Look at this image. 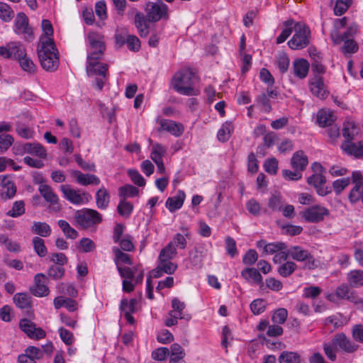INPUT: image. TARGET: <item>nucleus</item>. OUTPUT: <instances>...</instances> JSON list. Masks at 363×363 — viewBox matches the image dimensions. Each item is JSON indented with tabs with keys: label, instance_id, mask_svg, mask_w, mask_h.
Returning a JSON list of instances; mask_svg holds the SVG:
<instances>
[{
	"label": "nucleus",
	"instance_id": "obj_19",
	"mask_svg": "<svg viewBox=\"0 0 363 363\" xmlns=\"http://www.w3.org/2000/svg\"><path fill=\"white\" fill-rule=\"evenodd\" d=\"M15 31L18 34H24L26 38H31L33 37V30L28 26V18L23 13H18L16 18Z\"/></svg>",
	"mask_w": 363,
	"mask_h": 363
},
{
	"label": "nucleus",
	"instance_id": "obj_9",
	"mask_svg": "<svg viewBox=\"0 0 363 363\" xmlns=\"http://www.w3.org/2000/svg\"><path fill=\"white\" fill-rule=\"evenodd\" d=\"M301 214L306 221L317 223L323 221L325 217L329 216L330 211L324 206L314 205L305 209Z\"/></svg>",
	"mask_w": 363,
	"mask_h": 363
},
{
	"label": "nucleus",
	"instance_id": "obj_14",
	"mask_svg": "<svg viewBox=\"0 0 363 363\" xmlns=\"http://www.w3.org/2000/svg\"><path fill=\"white\" fill-rule=\"evenodd\" d=\"M0 197L2 199H10L16 195V186L10 177L0 176Z\"/></svg>",
	"mask_w": 363,
	"mask_h": 363
},
{
	"label": "nucleus",
	"instance_id": "obj_28",
	"mask_svg": "<svg viewBox=\"0 0 363 363\" xmlns=\"http://www.w3.org/2000/svg\"><path fill=\"white\" fill-rule=\"evenodd\" d=\"M294 74L300 79L305 78L308 72L309 63L303 58L296 59L293 62Z\"/></svg>",
	"mask_w": 363,
	"mask_h": 363
},
{
	"label": "nucleus",
	"instance_id": "obj_27",
	"mask_svg": "<svg viewBox=\"0 0 363 363\" xmlns=\"http://www.w3.org/2000/svg\"><path fill=\"white\" fill-rule=\"evenodd\" d=\"M241 276L248 282H252L259 285H263L262 277L259 272L255 268H245L241 272Z\"/></svg>",
	"mask_w": 363,
	"mask_h": 363
},
{
	"label": "nucleus",
	"instance_id": "obj_16",
	"mask_svg": "<svg viewBox=\"0 0 363 363\" xmlns=\"http://www.w3.org/2000/svg\"><path fill=\"white\" fill-rule=\"evenodd\" d=\"M309 86L311 93L320 99H325L328 95L323 78L320 75H315L310 79Z\"/></svg>",
	"mask_w": 363,
	"mask_h": 363
},
{
	"label": "nucleus",
	"instance_id": "obj_24",
	"mask_svg": "<svg viewBox=\"0 0 363 363\" xmlns=\"http://www.w3.org/2000/svg\"><path fill=\"white\" fill-rule=\"evenodd\" d=\"M177 269V264L171 260L159 261V264L155 271L152 272L155 277H160L164 273L173 274Z\"/></svg>",
	"mask_w": 363,
	"mask_h": 363
},
{
	"label": "nucleus",
	"instance_id": "obj_40",
	"mask_svg": "<svg viewBox=\"0 0 363 363\" xmlns=\"http://www.w3.org/2000/svg\"><path fill=\"white\" fill-rule=\"evenodd\" d=\"M279 363H301V356L295 352L284 351L279 357Z\"/></svg>",
	"mask_w": 363,
	"mask_h": 363
},
{
	"label": "nucleus",
	"instance_id": "obj_45",
	"mask_svg": "<svg viewBox=\"0 0 363 363\" xmlns=\"http://www.w3.org/2000/svg\"><path fill=\"white\" fill-rule=\"evenodd\" d=\"M25 203L23 201H16L13 203V206L6 215L11 218H18L25 213Z\"/></svg>",
	"mask_w": 363,
	"mask_h": 363
},
{
	"label": "nucleus",
	"instance_id": "obj_7",
	"mask_svg": "<svg viewBox=\"0 0 363 363\" xmlns=\"http://www.w3.org/2000/svg\"><path fill=\"white\" fill-rule=\"evenodd\" d=\"M75 222L83 228H88L101 222V214L96 210L86 208L77 211L74 215Z\"/></svg>",
	"mask_w": 363,
	"mask_h": 363
},
{
	"label": "nucleus",
	"instance_id": "obj_15",
	"mask_svg": "<svg viewBox=\"0 0 363 363\" xmlns=\"http://www.w3.org/2000/svg\"><path fill=\"white\" fill-rule=\"evenodd\" d=\"M138 301L136 298H123L121 301L120 310L121 313L123 314L125 320L130 324H134L135 319L132 314L137 311Z\"/></svg>",
	"mask_w": 363,
	"mask_h": 363
},
{
	"label": "nucleus",
	"instance_id": "obj_63",
	"mask_svg": "<svg viewBox=\"0 0 363 363\" xmlns=\"http://www.w3.org/2000/svg\"><path fill=\"white\" fill-rule=\"evenodd\" d=\"M96 245L91 239L84 238L80 240L79 249L83 252H90L94 250Z\"/></svg>",
	"mask_w": 363,
	"mask_h": 363
},
{
	"label": "nucleus",
	"instance_id": "obj_41",
	"mask_svg": "<svg viewBox=\"0 0 363 363\" xmlns=\"http://www.w3.org/2000/svg\"><path fill=\"white\" fill-rule=\"evenodd\" d=\"M233 130V127L231 123H224L221 128L218 131L217 138L219 141L225 143L230 138L231 133Z\"/></svg>",
	"mask_w": 363,
	"mask_h": 363
},
{
	"label": "nucleus",
	"instance_id": "obj_20",
	"mask_svg": "<svg viewBox=\"0 0 363 363\" xmlns=\"http://www.w3.org/2000/svg\"><path fill=\"white\" fill-rule=\"evenodd\" d=\"M135 13L134 25L141 37H146L149 34V20L147 17L140 11L133 9Z\"/></svg>",
	"mask_w": 363,
	"mask_h": 363
},
{
	"label": "nucleus",
	"instance_id": "obj_50",
	"mask_svg": "<svg viewBox=\"0 0 363 363\" xmlns=\"http://www.w3.org/2000/svg\"><path fill=\"white\" fill-rule=\"evenodd\" d=\"M117 210L121 216L128 218L133 210V206L131 203L123 199L119 202Z\"/></svg>",
	"mask_w": 363,
	"mask_h": 363
},
{
	"label": "nucleus",
	"instance_id": "obj_42",
	"mask_svg": "<svg viewBox=\"0 0 363 363\" xmlns=\"http://www.w3.org/2000/svg\"><path fill=\"white\" fill-rule=\"evenodd\" d=\"M177 255L176 247L168 243L160 252L159 261H167L174 259Z\"/></svg>",
	"mask_w": 363,
	"mask_h": 363
},
{
	"label": "nucleus",
	"instance_id": "obj_23",
	"mask_svg": "<svg viewBox=\"0 0 363 363\" xmlns=\"http://www.w3.org/2000/svg\"><path fill=\"white\" fill-rule=\"evenodd\" d=\"M342 150L350 155H353L356 157L363 156V141L359 143H352L350 141H345L341 145Z\"/></svg>",
	"mask_w": 363,
	"mask_h": 363
},
{
	"label": "nucleus",
	"instance_id": "obj_60",
	"mask_svg": "<svg viewBox=\"0 0 363 363\" xmlns=\"http://www.w3.org/2000/svg\"><path fill=\"white\" fill-rule=\"evenodd\" d=\"M65 271V270L63 267L52 264L49 267L48 274L52 279L57 280L61 279L64 276Z\"/></svg>",
	"mask_w": 363,
	"mask_h": 363
},
{
	"label": "nucleus",
	"instance_id": "obj_29",
	"mask_svg": "<svg viewBox=\"0 0 363 363\" xmlns=\"http://www.w3.org/2000/svg\"><path fill=\"white\" fill-rule=\"evenodd\" d=\"M0 245L4 247L8 251L13 253L21 252V245L10 239L8 235L0 233Z\"/></svg>",
	"mask_w": 363,
	"mask_h": 363
},
{
	"label": "nucleus",
	"instance_id": "obj_6",
	"mask_svg": "<svg viewBox=\"0 0 363 363\" xmlns=\"http://www.w3.org/2000/svg\"><path fill=\"white\" fill-rule=\"evenodd\" d=\"M290 257L298 262H303L304 268L314 269L318 267L313 255L301 246L294 245L289 247Z\"/></svg>",
	"mask_w": 363,
	"mask_h": 363
},
{
	"label": "nucleus",
	"instance_id": "obj_37",
	"mask_svg": "<svg viewBox=\"0 0 363 363\" xmlns=\"http://www.w3.org/2000/svg\"><path fill=\"white\" fill-rule=\"evenodd\" d=\"M298 268L297 264L293 261H286L280 264L277 269L278 274L284 278L290 277Z\"/></svg>",
	"mask_w": 363,
	"mask_h": 363
},
{
	"label": "nucleus",
	"instance_id": "obj_54",
	"mask_svg": "<svg viewBox=\"0 0 363 363\" xmlns=\"http://www.w3.org/2000/svg\"><path fill=\"white\" fill-rule=\"evenodd\" d=\"M352 4V0H336L334 7V13L336 16H341L345 13Z\"/></svg>",
	"mask_w": 363,
	"mask_h": 363
},
{
	"label": "nucleus",
	"instance_id": "obj_53",
	"mask_svg": "<svg viewBox=\"0 0 363 363\" xmlns=\"http://www.w3.org/2000/svg\"><path fill=\"white\" fill-rule=\"evenodd\" d=\"M286 245L282 242H271L267 245H264V252L268 255H273L281 250H285Z\"/></svg>",
	"mask_w": 363,
	"mask_h": 363
},
{
	"label": "nucleus",
	"instance_id": "obj_21",
	"mask_svg": "<svg viewBox=\"0 0 363 363\" xmlns=\"http://www.w3.org/2000/svg\"><path fill=\"white\" fill-rule=\"evenodd\" d=\"M362 133V128L352 121H346L343 124L342 135L345 141L352 142Z\"/></svg>",
	"mask_w": 363,
	"mask_h": 363
},
{
	"label": "nucleus",
	"instance_id": "obj_30",
	"mask_svg": "<svg viewBox=\"0 0 363 363\" xmlns=\"http://www.w3.org/2000/svg\"><path fill=\"white\" fill-rule=\"evenodd\" d=\"M110 202V194L108 190L101 186L96 193V204L99 209H106Z\"/></svg>",
	"mask_w": 363,
	"mask_h": 363
},
{
	"label": "nucleus",
	"instance_id": "obj_32",
	"mask_svg": "<svg viewBox=\"0 0 363 363\" xmlns=\"http://www.w3.org/2000/svg\"><path fill=\"white\" fill-rule=\"evenodd\" d=\"M182 230L184 234L177 233L173 239L169 242L170 245L181 250H184L187 245V241L185 237H189V233L187 228H182Z\"/></svg>",
	"mask_w": 363,
	"mask_h": 363
},
{
	"label": "nucleus",
	"instance_id": "obj_38",
	"mask_svg": "<svg viewBox=\"0 0 363 363\" xmlns=\"http://www.w3.org/2000/svg\"><path fill=\"white\" fill-rule=\"evenodd\" d=\"M167 152V147L160 143H155L152 147L150 158L155 163L162 162V157Z\"/></svg>",
	"mask_w": 363,
	"mask_h": 363
},
{
	"label": "nucleus",
	"instance_id": "obj_12",
	"mask_svg": "<svg viewBox=\"0 0 363 363\" xmlns=\"http://www.w3.org/2000/svg\"><path fill=\"white\" fill-rule=\"evenodd\" d=\"M19 328L32 339L39 340L46 335L45 332L42 328H36L34 323L26 318L20 320Z\"/></svg>",
	"mask_w": 363,
	"mask_h": 363
},
{
	"label": "nucleus",
	"instance_id": "obj_44",
	"mask_svg": "<svg viewBox=\"0 0 363 363\" xmlns=\"http://www.w3.org/2000/svg\"><path fill=\"white\" fill-rule=\"evenodd\" d=\"M26 55V50L23 45L19 42H11L10 43V55L11 57H13L20 60L21 57Z\"/></svg>",
	"mask_w": 363,
	"mask_h": 363
},
{
	"label": "nucleus",
	"instance_id": "obj_58",
	"mask_svg": "<svg viewBox=\"0 0 363 363\" xmlns=\"http://www.w3.org/2000/svg\"><path fill=\"white\" fill-rule=\"evenodd\" d=\"M266 309L265 301L262 298L254 300L250 303V310L254 315H259Z\"/></svg>",
	"mask_w": 363,
	"mask_h": 363
},
{
	"label": "nucleus",
	"instance_id": "obj_34",
	"mask_svg": "<svg viewBox=\"0 0 363 363\" xmlns=\"http://www.w3.org/2000/svg\"><path fill=\"white\" fill-rule=\"evenodd\" d=\"M347 279L352 287L358 288L363 286V270H351L347 275Z\"/></svg>",
	"mask_w": 363,
	"mask_h": 363
},
{
	"label": "nucleus",
	"instance_id": "obj_51",
	"mask_svg": "<svg viewBox=\"0 0 363 363\" xmlns=\"http://www.w3.org/2000/svg\"><path fill=\"white\" fill-rule=\"evenodd\" d=\"M363 186L354 185L351 189L348 198L352 203H355L360 200L362 201Z\"/></svg>",
	"mask_w": 363,
	"mask_h": 363
},
{
	"label": "nucleus",
	"instance_id": "obj_25",
	"mask_svg": "<svg viewBox=\"0 0 363 363\" xmlns=\"http://www.w3.org/2000/svg\"><path fill=\"white\" fill-rule=\"evenodd\" d=\"M186 194L184 191L179 190L176 196L169 197L166 201V207L170 212H174L182 208L185 200Z\"/></svg>",
	"mask_w": 363,
	"mask_h": 363
},
{
	"label": "nucleus",
	"instance_id": "obj_43",
	"mask_svg": "<svg viewBox=\"0 0 363 363\" xmlns=\"http://www.w3.org/2000/svg\"><path fill=\"white\" fill-rule=\"evenodd\" d=\"M294 21L293 19H289L284 22L285 28L281 31V34L277 38V43H284L291 34L293 31V25Z\"/></svg>",
	"mask_w": 363,
	"mask_h": 363
},
{
	"label": "nucleus",
	"instance_id": "obj_2",
	"mask_svg": "<svg viewBox=\"0 0 363 363\" xmlns=\"http://www.w3.org/2000/svg\"><path fill=\"white\" fill-rule=\"evenodd\" d=\"M197 80L196 74L191 69L183 68L174 74L171 85L180 94L196 96L199 93L194 87Z\"/></svg>",
	"mask_w": 363,
	"mask_h": 363
},
{
	"label": "nucleus",
	"instance_id": "obj_8",
	"mask_svg": "<svg viewBox=\"0 0 363 363\" xmlns=\"http://www.w3.org/2000/svg\"><path fill=\"white\" fill-rule=\"evenodd\" d=\"M60 190L64 197L74 205L80 206L86 203L90 195L82 190L74 189L69 185H61Z\"/></svg>",
	"mask_w": 363,
	"mask_h": 363
},
{
	"label": "nucleus",
	"instance_id": "obj_26",
	"mask_svg": "<svg viewBox=\"0 0 363 363\" xmlns=\"http://www.w3.org/2000/svg\"><path fill=\"white\" fill-rule=\"evenodd\" d=\"M207 250L202 245L196 246L194 251L189 252L191 263L196 267H201L203 258L206 256Z\"/></svg>",
	"mask_w": 363,
	"mask_h": 363
},
{
	"label": "nucleus",
	"instance_id": "obj_33",
	"mask_svg": "<svg viewBox=\"0 0 363 363\" xmlns=\"http://www.w3.org/2000/svg\"><path fill=\"white\" fill-rule=\"evenodd\" d=\"M317 123L321 127L330 126L335 121V117L330 111L321 109L317 113Z\"/></svg>",
	"mask_w": 363,
	"mask_h": 363
},
{
	"label": "nucleus",
	"instance_id": "obj_61",
	"mask_svg": "<svg viewBox=\"0 0 363 363\" xmlns=\"http://www.w3.org/2000/svg\"><path fill=\"white\" fill-rule=\"evenodd\" d=\"M128 48L133 52H138L140 49V41L134 35H128L126 43Z\"/></svg>",
	"mask_w": 363,
	"mask_h": 363
},
{
	"label": "nucleus",
	"instance_id": "obj_4",
	"mask_svg": "<svg viewBox=\"0 0 363 363\" xmlns=\"http://www.w3.org/2000/svg\"><path fill=\"white\" fill-rule=\"evenodd\" d=\"M359 346L352 341L345 333L336 334L330 343L323 345V350L325 355L331 361L336 359V352L338 350L346 353H353L357 350Z\"/></svg>",
	"mask_w": 363,
	"mask_h": 363
},
{
	"label": "nucleus",
	"instance_id": "obj_46",
	"mask_svg": "<svg viewBox=\"0 0 363 363\" xmlns=\"http://www.w3.org/2000/svg\"><path fill=\"white\" fill-rule=\"evenodd\" d=\"M348 321V318L340 313L329 316L325 319L326 324H332L336 328L347 325Z\"/></svg>",
	"mask_w": 363,
	"mask_h": 363
},
{
	"label": "nucleus",
	"instance_id": "obj_59",
	"mask_svg": "<svg viewBox=\"0 0 363 363\" xmlns=\"http://www.w3.org/2000/svg\"><path fill=\"white\" fill-rule=\"evenodd\" d=\"M351 182L350 177L337 179L333 182V188L336 194H340L342 191L349 186Z\"/></svg>",
	"mask_w": 363,
	"mask_h": 363
},
{
	"label": "nucleus",
	"instance_id": "obj_47",
	"mask_svg": "<svg viewBox=\"0 0 363 363\" xmlns=\"http://www.w3.org/2000/svg\"><path fill=\"white\" fill-rule=\"evenodd\" d=\"M119 195L123 199L138 196L139 190L131 184H125L118 189Z\"/></svg>",
	"mask_w": 363,
	"mask_h": 363
},
{
	"label": "nucleus",
	"instance_id": "obj_17",
	"mask_svg": "<svg viewBox=\"0 0 363 363\" xmlns=\"http://www.w3.org/2000/svg\"><path fill=\"white\" fill-rule=\"evenodd\" d=\"M35 286L32 290L34 296L43 297L49 294L50 290L48 287V278L44 274H37L35 276Z\"/></svg>",
	"mask_w": 363,
	"mask_h": 363
},
{
	"label": "nucleus",
	"instance_id": "obj_10",
	"mask_svg": "<svg viewBox=\"0 0 363 363\" xmlns=\"http://www.w3.org/2000/svg\"><path fill=\"white\" fill-rule=\"evenodd\" d=\"M145 11L150 21L157 22L168 16V6L162 1L147 3Z\"/></svg>",
	"mask_w": 363,
	"mask_h": 363
},
{
	"label": "nucleus",
	"instance_id": "obj_49",
	"mask_svg": "<svg viewBox=\"0 0 363 363\" xmlns=\"http://www.w3.org/2000/svg\"><path fill=\"white\" fill-rule=\"evenodd\" d=\"M32 242L36 254L40 257H44L48 252L44 240L39 237H34Z\"/></svg>",
	"mask_w": 363,
	"mask_h": 363
},
{
	"label": "nucleus",
	"instance_id": "obj_55",
	"mask_svg": "<svg viewBox=\"0 0 363 363\" xmlns=\"http://www.w3.org/2000/svg\"><path fill=\"white\" fill-rule=\"evenodd\" d=\"M13 11L6 4L0 2V18L4 21L9 22L13 17Z\"/></svg>",
	"mask_w": 363,
	"mask_h": 363
},
{
	"label": "nucleus",
	"instance_id": "obj_48",
	"mask_svg": "<svg viewBox=\"0 0 363 363\" xmlns=\"http://www.w3.org/2000/svg\"><path fill=\"white\" fill-rule=\"evenodd\" d=\"M113 252L115 255V263L117 267L119 266V263H124L129 265L133 264L130 256L123 252L119 248L116 247H113Z\"/></svg>",
	"mask_w": 363,
	"mask_h": 363
},
{
	"label": "nucleus",
	"instance_id": "obj_62",
	"mask_svg": "<svg viewBox=\"0 0 363 363\" xmlns=\"http://www.w3.org/2000/svg\"><path fill=\"white\" fill-rule=\"evenodd\" d=\"M288 316L287 310L285 308L277 309L272 315V321L277 324H283L286 320Z\"/></svg>",
	"mask_w": 363,
	"mask_h": 363
},
{
	"label": "nucleus",
	"instance_id": "obj_1",
	"mask_svg": "<svg viewBox=\"0 0 363 363\" xmlns=\"http://www.w3.org/2000/svg\"><path fill=\"white\" fill-rule=\"evenodd\" d=\"M89 48L88 49L86 73L94 77V86L101 90L107 81L108 65L101 62L105 50L103 38L96 33H89L88 35Z\"/></svg>",
	"mask_w": 363,
	"mask_h": 363
},
{
	"label": "nucleus",
	"instance_id": "obj_57",
	"mask_svg": "<svg viewBox=\"0 0 363 363\" xmlns=\"http://www.w3.org/2000/svg\"><path fill=\"white\" fill-rule=\"evenodd\" d=\"M355 32L356 28L350 27L347 31L344 33L342 35H338L337 32H333L331 33V37L335 43H340L341 42L345 41L346 40H350L349 38L352 36Z\"/></svg>",
	"mask_w": 363,
	"mask_h": 363
},
{
	"label": "nucleus",
	"instance_id": "obj_13",
	"mask_svg": "<svg viewBox=\"0 0 363 363\" xmlns=\"http://www.w3.org/2000/svg\"><path fill=\"white\" fill-rule=\"evenodd\" d=\"M157 122L160 124L158 131H167L175 137H179L184 133V127L181 123L164 118H157Z\"/></svg>",
	"mask_w": 363,
	"mask_h": 363
},
{
	"label": "nucleus",
	"instance_id": "obj_31",
	"mask_svg": "<svg viewBox=\"0 0 363 363\" xmlns=\"http://www.w3.org/2000/svg\"><path fill=\"white\" fill-rule=\"evenodd\" d=\"M39 191L47 202L52 205L58 203L59 198L50 186L46 184L40 185Z\"/></svg>",
	"mask_w": 363,
	"mask_h": 363
},
{
	"label": "nucleus",
	"instance_id": "obj_35",
	"mask_svg": "<svg viewBox=\"0 0 363 363\" xmlns=\"http://www.w3.org/2000/svg\"><path fill=\"white\" fill-rule=\"evenodd\" d=\"M31 230L35 234L41 237H48L52 232L50 226L45 222L35 221L31 227Z\"/></svg>",
	"mask_w": 363,
	"mask_h": 363
},
{
	"label": "nucleus",
	"instance_id": "obj_52",
	"mask_svg": "<svg viewBox=\"0 0 363 363\" xmlns=\"http://www.w3.org/2000/svg\"><path fill=\"white\" fill-rule=\"evenodd\" d=\"M307 182L315 189L319 186L324 185L326 183V178L320 173L313 174L308 177Z\"/></svg>",
	"mask_w": 363,
	"mask_h": 363
},
{
	"label": "nucleus",
	"instance_id": "obj_22",
	"mask_svg": "<svg viewBox=\"0 0 363 363\" xmlns=\"http://www.w3.org/2000/svg\"><path fill=\"white\" fill-rule=\"evenodd\" d=\"M308 164V157L302 150L296 152L291 159V167L294 169H298L301 172H303L306 169Z\"/></svg>",
	"mask_w": 363,
	"mask_h": 363
},
{
	"label": "nucleus",
	"instance_id": "obj_39",
	"mask_svg": "<svg viewBox=\"0 0 363 363\" xmlns=\"http://www.w3.org/2000/svg\"><path fill=\"white\" fill-rule=\"evenodd\" d=\"M30 296L27 293H18L13 296V302L20 308H28L30 306Z\"/></svg>",
	"mask_w": 363,
	"mask_h": 363
},
{
	"label": "nucleus",
	"instance_id": "obj_64",
	"mask_svg": "<svg viewBox=\"0 0 363 363\" xmlns=\"http://www.w3.org/2000/svg\"><path fill=\"white\" fill-rule=\"evenodd\" d=\"M289 63V58L285 53H281L277 57V64L281 73H284L288 70Z\"/></svg>",
	"mask_w": 363,
	"mask_h": 363
},
{
	"label": "nucleus",
	"instance_id": "obj_18",
	"mask_svg": "<svg viewBox=\"0 0 363 363\" xmlns=\"http://www.w3.org/2000/svg\"><path fill=\"white\" fill-rule=\"evenodd\" d=\"M71 175L75 179L77 184L82 186L99 185L101 182L100 179L95 174H84L79 170H72Z\"/></svg>",
	"mask_w": 363,
	"mask_h": 363
},
{
	"label": "nucleus",
	"instance_id": "obj_56",
	"mask_svg": "<svg viewBox=\"0 0 363 363\" xmlns=\"http://www.w3.org/2000/svg\"><path fill=\"white\" fill-rule=\"evenodd\" d=\"M19 65L22 69L28 73H34L35 71V66L33 61L29 58L27 55L18 60Z\"/></svg>",
	"mask_w": 363,
	"mask_h": 363
},
{
	"label": "nucleus",
	"instance_id": "obj_11",
	"mask_svg": "<svg viewBox=\"0 0 363 363\" xmlns=\"http://www.w3.org/2000/svg\"><path fill=\"white\" fill-rule=\"evenodd\" d=\"M335 295L340 299L347 300L356 305H359L363 308V298L359 297L354 291H351L345 284L337 287Z\"/></svg>",
	"mask_w": 363,
	"mask_h": 363
},
{
	"label": "nucleus",
	"instance_id": "obj_3",
	"mask_svg": "<svg viewBox=\"0 0 363 363\" xmlns=\"http://www.w3.org/2000/svg\"><path fill=\"white\" fill-rule=\"evenodd\" d=\"M42 67L48 72L55 71L59 65L58 52L52 38H42L38 48Z\"/></svg>",
	"mask_w": 363,
	"mask_h": 363
},
{
	"label": "nucleus",
	"instance_id": "obj_5",
	"mask_svg": "<svg viewBox=\"0 0 363 363\" xmlns=\"http://www.w3.org/2000/svg\"><path fill=\"white\" fill-rule=\"evenodd\" d=\"M295 33L288 41L289 47L292 50H301L310 43V30L302 23H296L294 26Z\"/></svg>",
	"mask_w": 363,
	"mask_h": 363
},
{
	"label": "nucleus",
	"instance_id": "obj_36",
	"mask_svg": "<svg viewBox=\"0 0 363 363\" xmlns=\"http://www.w3.org/2000/svg\"><path fill=\"white\" fill-rule=\"evenodd\" d=\"M23 150L26 152L35 154L40 158H45L47 156L45 149L39 143H26L23 145Z\"/></svg>",
	"mask_w": 363,
	"mask_h": 363
}]
</instances>
